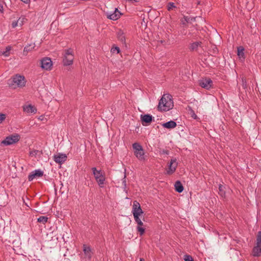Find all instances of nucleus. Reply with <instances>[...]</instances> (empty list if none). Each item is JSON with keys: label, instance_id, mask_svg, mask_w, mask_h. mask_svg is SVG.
<instances>
[{"label": "nucleus", "instance_id": "27", "mask_svg": "<svg viewBox=\"0 0 261 261\" xmlns=\"http://www.w3.org/2000/svg\"><path fill=\"white\" fill-rule=\"evenodd\" d=\"M48 220V218L45 216H40L37 219V221L39 223H42L43 224H45Z\"/></svg>", "mask_w": 261, "mask_h": 261}, {"label": "nucleus", "instance_id": "45", "mask_svg": "<svg viewBox=\"0 0 261 261\" xmlns=\"http://www.w3.org/2000/svg\"><path fill=\"white\" fill-rule=\"evenodd\" d=\"M192 261H194V260H192Z\"/></svg>", "mask_w": 261, "mask_h": 261}, {"label": "nucleus", "instance_id": "31", "mask_svg": "<svg viewBox=\"0 0 261 261\" xmlns=\"http://www.w3.org/2000/svg\"><path fill=\"white\" fill-rule=\"evenodd\" d=\"M175 8V6L173 3L170 2L168 4L167 9L168 11L172 10L173 8Z\"/></svg>", "mask_w": 261, "mask_h": 261}, {"label": "nucleus", "instance_id": "18", "mask_svg": "<svg viewBox=\"0 0 261 261\" xmlns=\"http://www.w3.org/2000/svg\"><path fill=\"white\" fill-rule=\"evenodd\" d=\"M117 37L118 39L122 43L125 42V37L123 31L121 30H119L117 32Z\"/></svg>", "mask_w": 261, "mask_h": 261}, {"label": "nucleus", "instance_id": "37", "mask_svg": "<svg viewBox=\"0 0 261 261\" xmlns=\"http://www.w3.org/2000/svg\"><path fill=\"white\" fill-rule=\"evenodd\" d=\"M18 24V21H14L12 23V27L15 28Z\"/></svg>", "mask_w": 261, "mask_h": 261}, {"label": "nucleus", "instance_id": "39", "mask_svg": "<svg viewBox=\"0 0 261 261\" xmlns=\"http://www.w3.org/2000/svg\"><path fill=\"white\" fill-rule=\"evenodd\" d=\"M122 183L124 185V186L125 187L126 186L125 175H124V178L123 179Z\"/></svg>", "mask_w": 261, "mask_h": 261}, {"label": "nucleus", "instance_id": "1", "mask_svg": "<svg viewBox=\"0 0 261 261\" xmlns=\"http://www.w3.org/2000/svg\"><path fill=\"white\" fill-rule=\"evenodd\" d=\"M173 107L172 96L169 93L164 94L159 100L158 110L161 112H167L172 109Z\"/></svg>", "mask_w": 261, "mask_h": 261}, {"label": "nucleus", "instance_id": "41", "mask_svg": "<svg viewBox=\"0 0 261 261\" xmlns=\"http://www.w3.org/2000/svg\"><path fill=\"white\" fill-rule=\"evenodd\" d=\"M214 50V54H217L218 52V50L216 47H215L213 49Z\"/></svg>", "mask_w": 261, "mask_h": 261}, {"label": "nucleus", "instance_id": "2", "mask_svg": "<svg viewBox=\"0 0 261 261\" xmlns=\"http://www.w3.org/2000/svg\"><path fill=\"white\" fill-rule=\"evenodd\" d=\"M132 213L133 214L135 221L138 224L137 229L139 232L140 234L142 235L145 229L142 227L143 222L141 221L139 217H141L143 214V211L141 209L140 203L136 200L133 202Z\"/></svg>", "mask_w": 261, "mask_h": 261}, {"label": "nucleus", "instance_id": "9", "mask_svg": "<svg viewBox=\"0 0 261 261\" xmlns=\"http://www.w3.org/2000/svg\"><path fill=\"white\" fill-rule=\"evenodd\" d=\"M177 167V163L176 159H172L168 165V169L167 170V173L169 175L172 174L176 170Z\"/></svg>", "mask_w": 261, "mask_h": 261}, {"label": "nucleus", "instance_id": "44", "mask_svg": "<svg viewBox=\"0 0 261 261\" xmlns=\"http://www.w3.org/2000/svg\"><path fill=\"white\" fill-rule=\"evenodd\" d=\"M140 261H144V259L143 258H141L140 259Z\"/></svg>", "mask_w": 261, "mask_h": 261}, {"label": "nucleus", "instance_id": "36", "mask_svg": "<svg viewBox=\"0 0 261 261\" xmlns=\"http://www.w3.org/2000/svg\"><path fill=\"white\" fill-rule=\"evenodd\" d=\"M153 117L150 114H148V125H149L152 121Z\"/></svg>", "mask_w": 261, "mask_h": 261}, {"label": "nucleus", "instance_id": "30", "mask_svg": "<svg viewBox=\"0 0 261 261\" xmlns=\"http://www.w3.org/2000/svg\"><path fill=\"white\" fill-rule=\"evenodd\" d=\"M184 259L185 260V261H192L194 260L191 255L188 254H186L184 255Z\"/></svg>", "mask_w": 261, "mask_h": 261}, {"label": "nucleus", "instance_id": "29", "mask_svg": "<svg viewBox=\"0 0 261 261\" xmlns=\"http://www.w3.org/2000/svg\"><path fill=\"white\" fill-rule=\"evenodd\" d=\"M141 120H142V123L143 125L146 126L147 125V114H145L144 115H141Z\"/></svg>", "mask_w": 261, "mask_h": 261}, {"label": "nucleus", "instance_id": "42", "mask_svg": "<svg viewBox=\"0 0 261 261\" xmlns=\"http://www.w3.org/2000/svg\"><path fill=\"white\" fill-rule=\"evenodd\" d=\"M20 1L25 4H28L30 2V0H20Z\"/></svg>", "mask_w": 261, "mask_h": 261}, {"label": "nucleus", "instance_id": "13", "mask_svg": "<svg viewBox=\"0 0 261 261\" xmlns=\"http://www.w3.org/2000/svg\"><path fill=\"white\" fill-rule=\"evenodd\" d=\"M43 174V172L41 170H35L32 171L28 176V180L31 181H32L36 177H41Z\"/></svg>", "mask_w": 261, "mask_h": 261}, {"label": "nucleus", "instance_id": "17", "mask_svg": "<svg viewBox=\"0 0 261 261\" xmlns=\"http://www.w3.org/2000/svg\"><path fill=\"white\" fill-rule=\"evenodd\" d=\"M23 111L28 113H35L37 109L32 105H29L23 107Z\"/></svg>", "mask_w": 261, "mask_h": 261}, {"label": "nucleus", "instance_id": "14", "mask_svg": "<svg viewBox=\"0 0 261 261\" xmlns=\"http://www.w3.org/2000/svg\"><path fill=\"white\" fill-rule=\"evenodd\" d=\"M162 126L166 128L172 129L175 128L177 126V124L176 122L173 120H170L167 122L164 123L162 124Z\"/></svg>", "mask_w": 261, "mask_h": 261}, {"label": "nucleus", "instance_id": "20", "mask_svg": "<svg viewBox=\"0 0 261 261\" xmlns=\"http://www.w3.org/2000/svg\"><path fill=\"white\" fill-rule=\"evenodd\" d=\"M83 251L85 255L90 259L91 257V250L90 247H87L85 245L83 246Z\"/></svg>", "mask_w": 261, "mask_h": 261}, {"label": "nucleus", "instance_id": "15", "mask_svg": "<svg viewBox=\"0 0 261 261\" xmlns=\"http://www.w3.org/2000/svg\"><path fill=\"white\" fill-rule=\"evenodd\" d=\"M35 47V43H32L26 45L23 49V55L27 56L29 52L32 51L34 49Z\"/></svg>", "mask_w": 261, "mask_h": 261}, {"label": "nucleus", "instance_id": "10", "mask_svg": "<svg viewBox=\"0 0 261 261\" xmlns=\"http://www.w3.org/2000/svg\"><path fill=\"white\" fill-rule=\"evenodd\" d=\"M199 85L205 89H210L213 85V81L210 78L203 79L199 81Z\"/></svg>", "mask_w": 261, "mask_h": 261}, {"label": "nucleus", "instance_id": "5", "mask_svg": "<svg viewBox=\"0 0 261 261\" xmlns=\"http://www.w3.org/2000/svg\"><path fill=\"white\" fill-rule=\"evenodd\" d=\"M74 55L73 50L71 48L65 49L63 56V63L64 66H69L73 64Z\"/></svg>", "mask_w": 261, "mask_h": 261}, {"label": "nucleus", "instance_id": "40", "mask_svg": "<svg viewBox=\"0 0 261 261\" xmlns=\"http://www.w3.org/2000/svg\"><path fill=\"white\" fill-rule=\"evenodd\" d=\"M3 6L2 4L0 3V12L3 13Z\"/></svg>", "mask_w": 261, "mask_h": 261}, {"label": "nucleus", "instance_id": "6", "mask_svg": "<svg viewBox=\"0 0 261 261\" xmlns=\"http://www.w3.org/2000/svg\"><path fill=\"white\" fill-rule=\"evenodd\" d=\"M133 148L136 157L140 160H144V151L142 147L139 143H135L133 144Z\"/></svg>", "mask_w": 261, "mask_h": 261}, {"label": "nucleus", "instance_id": "32", "mask_svg": "<svg viewBox=\"0 0 261 261\" xmlns=\"http://www.w3.org/2000/svg\"><path fill=\"white\" fill-rule=\"evenodd\" d=\"M39 152H40V151L38 150H33L30 151V155L31 156H36Z\"/></svg>", "mask_w": 261, "mask_h": 261}, {"label": "nucleus", "instance_id": "28", "mask_svg": "<svg viewBox=\"0 0 261 261\" xmlns=\"http://www.w3.org/2000/svg\"><path fill=\"white\" fill-rule=\"evenodd\" d=\"M184 19L185 21L187 23L192 22V21H195L196 20V17H191L188 16H185L184 17Z\"/></svg>", "mask_w": 261, "mask_h": 261}, {"label": "nucleus", "instance_id": "3", "mask_svg": "<svg viewBox=\"0 0 261 261\" xmlns=\"http://www.w3.org/2000/svg\"><path fill=\"white\" fill-rule=\"evenodd\" d=\"M8 83L13 89L22 88L25 85L26 80L24 76L16 74L8 80Z\"/></svg>", "mask_w": 261, "mask_h": 261}, {"label": "nucleus", "instance_id": "23", "mask_svg": "<svg viewBox=\"0 0 261 261\" xmlns=\"http://www.w3.org/2000/svg\"><path fill=\"white\" fill-rule=\"evenodd\" d=\"M11 49V47L10 46H8L6 47L5 50L0 51V54L3 55L5 57H8L10 55V51Z\"/></svg>", "mask_w": 261, "mask_h": 261}, {"label": "nucleus", "instance_id": "19", "mask_svg": "<svg viewBox=\"0 0 261 261\" xmlns=\"http://www.w3.org/2000/svg\"><path fill=\"white\" fill-rule=\"evenodd\" d=\"M175 190L178 193H181L184 190V187L179 180H177L174 184Z\"/></svg>", "mask_w": 261, "mask_h": 261}, {"label": "nucleus", "instance_id": "33", "mask_svg": "<svg viewBox=\"0 0 261 261\" xmlns=\"http://www.w3.org/2000/svg\"><path fill=\"white\" fill-rule=\"evenodd\" d=\"M111 53H115L116 52L117 54H118L120 52V49L117 46H115V47H113L112 48H111Z\"/></svg>", "mask_w": 261, "mask_h": 261}, {"label": "nucleus", "instance_id": "12", "mask_svg": "<svg viewBox=\"0 0 261 261\" xmlns=\"http://www.w3.org/2000/svg\"><path fill=\"white\" fill-rule=\"evenodd\" d=\"M106 15L108 18L116 20L120 18L121 13L118 11L117 8H115V11L113 12H107Z\"/></svg>", "mask_w": 261, "mask_h": 261}, {"label": "nucleus", "instance_id": "16", "mask_svg": "<svg viewBox=\"0 0 261 261\" xmlns=\"http://www.w3.org/2000/svg\"><path fill=\"white\" fill-rule=\"evenodd\" d=\"M261 255V246L256 245L252 249V255L255 257H259Z\"/></svg>", "mask_w": 261, "mask_h": 261}, {"label": "nucleus", "instance_id": "34", "mask_svg": "<svg viewBox=\"0 0 261 261\" xmlns=\"http://www.w3.org/2000/svg\"><path fill=\"white\" fill-rule=\"evenodd\" d=\"M160 153L161 154H166L168 155L169 151L168 150L165 149H161L160 151Z\"/></svg>", "mask_w": 261, "mask_h": 261}, {"label": "nucleus", "instance_id": "35", "mask_svg": "<svg viewBox=\"0 0 261 261\" xmlns=\"http://www.w3.org/2000/svg\"><path fill=\"white\" fill-rule=\"evenodd\" d=\"M6 116L5 114H0V124L6 119Z\"/></svg>", "mask_w": 261, "mask_h": 261}, {"label": "nucleus", "instance_id": "8", "mask_svg": "<svg viewBox=\"0 0 261 261\" xmlns=\"http://www.w3.org/2000/svg\"><path fill=\"white\" fill-rule=\"evenodd\" d=\"M53 65L51 59L49 58H44L41 60V67L42 68L49 70H50Z\"/></svg>", "mask_w": 261, "mask_h": 261}, {"label": "nucleus", "instance_id": "43", "mask_svg": "<svg viewBox=\"0 0 261 261\" xmlns=\"http://www.w3.org/2000/svg\"><path fill=\"white\" fill-rule=\"evenodd\" d=\"M181 23L182 25H185V26H186L187 24H186V22L185 21V20H181Z\"/></svg>", "mask_w": 261, "mask_h": 261}, {"label": "nucleus", "instance_id": "4", "mask_svg": "<svg viewBox=\"0 0 261 261\" xmlns=\"http://www.w3.org/2000/svg\"><path fill=\"white\" fill-rule=\"evenodd\" d=\"M95 179L100 188H103L105 185V173L101 170H98L96 167L91 168Z\"/></svg>", "mask_w": 261, "mask_h": 261}, {"label": "nucleus", "instance_id": "25", "mask_svg": "<svg viewBox=\"0 0 261 261\" xmlns=\"http://www.w3.org/2000/svg\"><path fill=\"white\" fill-rule=\"evenodd\" d=\"M244 48L243 46H239L238 47V56L240 57H244Z\"/></svg>", "mask_w": 261, "mask_h": 261}, {"label": "nucleus", "instance_id": "11", "mask_svg": "<svg viewBox=\"0 0 261 261\" xmlns=\"http://www.w3.org/2000/svg\"><path fill=\"white\" fill-rule=\"evenodd\" d=\"M67 156L64 153H59L54 155V160L57 163L62 164L67 160Z\"/></svg>", "mask_w": 261, "mask_h": 261}, {"label": "nucleus", "instance_id": "21", "mask_svg": "<svg viewBox=\"0 0 261 261\" xmlns=\"http://www.w3.org/2000/svg\"><path fill=\"white\" fill-rule=\"evenodd\" d=\"M202 42L200 41H196L190 44V49L191 51L197 50L199 46H200Z\"/></svg>", "mask_w": 261, "mask_h": 261}, {"label": "nucleus", "instance_id": "22", "mask_svg": "<svg viewBox=\"0 0 261 261\" xmlns=\"http://www.w3.org/2000/svg\"><path fill=\"white\" fill-rule=\"evenodd\" d=\"M225 187L221 184L219 185V194L223 198L225 197Z\"/></svg>", "mask_w": 261, "mask_h": 261}, {"label": "nucleus", "instance_id": "7", "mask_svg": "<svg viewBox=\"0 0 261 261\" xmlns=\"http://www.w3.org/2000/svg\"><path fill=\"white\" fill-rule=\"evenodd\" d=\"M20 138V136L15 134L7 137L5 140L2 141L1 143L6 146L12 145L18 142Z\"/></svg>", "mask_w": 261, "mask_h": 261}, {"label": "nucleus", "instance_id": "38", "mask_svg": "<svg viewBox=\"0 0 261 261\" xmlns=\"http://www.w3.org/2000/svg\"><path fill=\"white\" fill-rule=\"evenodd\" d=\"M143 17L142 18V22H141V24L142 25L143 24V22H144L145 23V28L146 29L147 28V23H145V15L144 14H143Z\"/></svg>", "mask_w": 261, "mask_h": 261}, {"label": "nucleus", "instance_id": "26", "mask_svg": "<svg viewBox=\"0 0 261 261\" xmlns=\"http://www.w3.org/2000/svg\"><path fill=\"white\" fill-rule=\"evenodd\" d=\"M188 110L190 112V114L191 115V116L192 118L195 120L198 119L197 116L196 115L194 111L191 107H188Z\"/></svg>", "mask_w": 261, "mask_h": 261}, {"label": "nucleus", "instance_id": "24", "mask_svg": "<svg viewBox=\"0 0 261 261\" xmlns=\"http://www.w3.org/2000/svg\"><path fill=\"white\" fill-rule=\"evenodd\" d=\"M255 245L261 246V231L257 233Z\"/></svg>", "mask_w": 261, "mask_h": 261}]
</instances>
